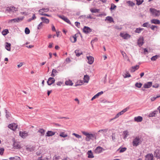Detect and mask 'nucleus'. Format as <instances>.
<instances>
[{
  "label": "nucleus",
  "instance_id": "obj_1",
  "mask_svg": "<svg viewBox=\"0 0 160 160\" xmlns=\"http://www.w3.org/2000/svg\"><path fill=\"white\" fill-rule=\"evenodd\" d=\"M82 133L86 136L85 138V140L87 141H89L90 140H93L94 139H96L97 137V133L89 134L85 132H82Z\"/></svg>",
  "mask_w": 160,
  "mask_h": 160
},
{
  "label": "nucleus",
  "instance_id": "obj_2",
  "mask_svg": "<svg viewBox=\"0 0 160 160\" xmlns=\"http://www.w3.org/2000/svg\"><path fill=\"white\" fill-rule=\"evenodd\" d=\"M141 142L140 138L138 136L136 137L133 140L132 144L134 147H137Z\"/></svg>",
  "mask_w": 160,
  "mask_h": 160
},
{
  "label": "nucleus",
  "instance_id": "obj_3",
  "mask_svg": "<svg viewBox=\"0 0 160 160\" xmlns=\"http://www.w3.org/2000/svg\"><path fill=\"white\" fill-rule=\"evenodd\" d=\"M150 12L152 14L155 16H158L160 14V11L153 8H150Z\"/></svg>",
  "mask_w": 160,
  "mask_h": 160
},
{
  "label": "nucleus",
  "instance_id": "obj_4",
  "mask_svg": "<svg viewBox=\"0 0 160 160\" xmlns=\"http://www.w3.org/2000/svg\"><path fill=\"white\" fill-rule=\"evenodd\" d=\"M23 19V18L18 17L15 18L11 19L8 21V22H18L22 21Z\"/></svg>",
  "mask_w": 160,
  "mask_h": 160
},
{
  "label": "nucleus",
  "instance_id": "obj_5",
  "mask_svg": "<svg viewBox=\"0 0 160 160\" xmlns=\"http://www.w3.org/2000/svg\"><path fill=\"white\" fill-rule=\"evenodd\" d=\"M18 125L15 123H12L9 124L8 125V128L12 130H15L17 128Z\"/></svg>",
  "mask_w": 160,
  "mask_h": 160
},
{
  "label": "nucleus",
  "instance_id": "obj_6",
  "mask_svg": "<svg viewBox=\"0 0 160 160\" xmlns=\"http://www.w3.org/2000/svg\"><path fill=\"white\" fill-rule=\"evenodd\" d=\"M58 16L60 18L62 19L65 22L69 24H71V22L70 20L66 17L63 15H58Z\"/></svg>",
  "mask_w": 160,
  "mask_h": 160
},
{
  "label": "nucleus",
  "instance_id": "obj_7",
  "mask_svg": "<svg viewBox=\"0 0 160 160\" xmlns=\"http://www.w3.org/2000/svg\"><path fill=\"white\" fill-rule=\"evenodd\" d=\"M153 155L152 153H149L145 156V160H153Z\"/></svg>",
  "mask_w": 160,
  "mask_h": 160
},
{
  "label": "nucleus",
  "instance_id": "obj_8",
  "mask_svg": "<svg viewBox=\"0 0 160 160\" xmlns=\"http://www.w3.org/2000/svg\"><path fill=\"white\" fill-rule=\"evenodd\" d=\"M19 135L22 138H25L28 136V133L26 131H20L19 132Z\"/></svg>",
  "mask_w": 160,
  "mask_h": 160
},
{
  "label": "nucleus",
  "instance_id": "obj_9",
  "mask_svg": "<svg viewBox=\"0 0 160 160\" xmlns=\"http://www.w3.org/2000/svg\"><path fill=\"white\" fill-rule=\"evenodd\" d=\"M13 146L15 149H20L21 148L19 142H14L13 143Z\"/></svg>",
  "mask_w": 160,
  "mask_h": 160
},
{
  "label": "nucleus",
  "instance_id": "obj_10",
  "mask_svg": "<svg viewBox=\"0 0 160 160\" xmlns=\"http://www.w3.org/2000/svg\"><path fill=\"white\" fill-rule=\"evenodd\" d=\"M18 10L17 8L14 7H8L7 8V11L9 12H14Z\"/></svg>",
  "mask_w": 160,
  "mask_h": 160
},
{
  "label": "nucleus",
  "instance_id": "obj_11",
  "mask_svg": "<svg viewBox=\"0 0 160 160\" xmlns=\"http://www.w3.org/2000/svg\"><path fill=\"white\" fill-rule=\"evenodd\" d=\"M83 32L85 33H88L92 31L91 29L88 27L84 26L83 28Z\"/></svg>",
  "mask_w": 160,
  "mask_h": 160
},
{
  "label": "nucleus",
  "instance_id": "obj_12",
  "mask_svg": "<svg viewBox=\"0 0 160 160\" xmlns=\"http://www.w3.org/2000/svg\"><path fill=\"white\" fill-rule=\"evenodd\" d=\"M87 58L88 60V63L90 64H92L94 62V58L91 56H87Z\"/></svg>",
  "mask_w": 160,
  "mask_h": 160
},
{
  "label": "nucleus",
  "instance_id": "obj_13",
  "mask_svg": "<svg viewBox=\"0 0 160 160\" xmlns=\"http://www.w3.org/2000/svg\"><path fill=\"white\" fill-rule=\"evenodd\" d=\"M55 80L54 78L52 77H50L48 78L47 82L48 85H50L53 84L55 82Z\"/></svg>",
  "mask_w": 160,
  "mask_h": 160
},
{
  "label": "nucleus",
  "instance_id": "obj_14",
  "mask_svg": "<svg viewBox=\"0 0 160 160\" xmlns=\"http://www.w3.org/2000/svg\"><path fill=\"white\" fill-rule=\"evenodd\" d=\"M154 156L158 158H160V150L157 149L154 152Z\"/></svg>",
  "mask_w": 160,
  "mask_h": 160
},
{
  "label": "nucleus",
  "instance_id": "obj_15",
  "mask_svg": "<svg viewBox=\"0 0 160 160\" xmlns=\"http://www.w3.org/2000/svg\"><path fill=\"white\" fill-rule=\"evenodd\" d=\"M152 82H148L144 84L143 87L144 88H150L152 85Z\"/></svg>",
  "mask_w": 160,
  "mask_h": 160
},
{
  "label": "nucleus",
  "instance_id": "obj_16",
  "mask_svg": "<svg viewBox=\"0 0 160 160\" xmlns=\"http://www.w3.org/2000/svg\"><path fill=\"white\" fill-rule=\"evenodd\" d=\"M120 35L124 39H127L130 37V36L128 34L120 33Z\"/></svg>",
  "mask_w": 160,
  "mask_h": 160
},
{
  "label": "nucleus",
  "instance_id": "obj_17",
  "mask_svg": "<svg viewBox=\"0 0 160 160\" xmlns=\"http://www.w3.org/2000/svg\"><path fill=\"white\" fill-rule=\"evenodd\" d=\"M55 132H53L51 131H48L46 134V137H50L52 136L55 135Z\"/></svg>",
  "mask_w": 160,
  "mask_h": 160
},
{
  "label": "nucleus",
  "instance_id": "obj_18",
  "mask_svg": "<svg viewBox=\"0 0 160 160\" xmlns=\"http://www.w3.org/2000/svg\"><path fill=\"white\" fill-rule=\"evenodd\" d=\"M134 120L137 122H141L142 120V118L140 116L135 117L134 118Z\"/></svg>",
  "mask_w": 160,
  "mask_h": 160
},
{
  "label": "nucleus",
  "instance_id": "obj_19",
  "mask_svg": "<svg viewBox=\"0 0 160 160\" xmlns=\"http://www.w3.org/2000/svg\"><path fill=\"white\" fill-rule=\"evenodd\" d=\"M123 135L124 136L123 138L126 139L127 137L129 135V132L128 130L124 131L123 132Z\"/></svg>",
  "mask_w": 160,
  "mask_h": 160
},
{
  "label": "nucleus",
  "instance_id": "obj_20",
  "mask_svg": "<svg viewBox=\"0 0 160 160\" xmlns=\"http://www.w3.org/2000/svg\"><path fill=\"white\" fill-rule=\"evenodd\" d=\"M102 148L100 147H97L95 149V152L96 153H99L102 151Z\"/></svg>",
  "mask_w": 160,
  "mask_h": 160
},
{
  "label": "nucleus",
  "instance_id": "obj_21",
  "mask_svg": "<svg viewBox=\"0 0 160 160\" xmlns=\"http://www.w3.org/2000/svg\"><path fill=\"white\" fill-rule=\"evenodd\" d=\"M40 18L43 21V22L47 24L48 23H49V20L47 18H46L44 17H41Z\"/></svg>",
  "mask_w": 160,
  "mask_h": 160
},
{
  "label": "nucleus",
  "instance_id": "obj_22",
  "mask_svg": "<svg viewBox=\"0 0 160 160\" xmlns=\"http://www.w3.org/2000/svg\"><path fill=\"white\" fill-rule=\"evenodd\" d=\"M151 22L152 23L155 24H159L160 22L159 20L157 19H152L151 20Z\"/></svg>",
  "mask_w": 160,
  "mask_h": 160
},
{
  "label": "nucleus",
  "instance_id": "obj_23",
  "mask_svg": "<svg viewBox=\"0 0 160 160\" xmlns=\"http://www.w3.org/2000/svg\"><path fill=\"white\" fill-rule=\"evenodd\" d=\"M5 48L8 51H10L11 50V45L10 43L8 42L6 43Z\"/></svg>",
  "mask_w": 160,
  "mask_h": 160
},
{
  "label": "nucleus",
  "instance_id": "obj_24",
  "mask_svg": "<svg viewBox=\"0 0 160 160\" xmlns=\"http://www.w3.org/2000/svg\"><path fill=\"white\" fill-rule=\"evenodd\" d=\"M103 93V91H101L99 92H98L92 98L91 100H93L98 97L100 95L102 94Z\"/></svg>",
  "mask_w": 160,
  "mask_h": 160
},
{
  "label": "nucleus",
  "instance_id": "obj_25",
  "mask_svg": "<svg viewBox=\"0 0 160 160\" xmlns=\"http://www.w3.org/2000/svg\"><path fill=\"white\" fill-rule=\"evenodd\" d=\"M75 53L76 56L77 57H79L82 54V52L80 50H76L75 51Z\"/></svg>",
  "mask_w": 160,
  "mask_h": 160
},
{
  "label": "nucleus",
  "instance_id": "obj_26",
  "mask_svg": "<svg viewBox=\"0 0 160 160\" xmlns=\"http://www.w3.org/2000/svg\"><path fill=\"white\" fill-rule=\"evenodd\" d=\"M87 154L88 155V157L89 158H94L93 153L92 152L91 150H89L87 152Z\"/></svg>",
  "mask_w": 160,
  "mask_h": 160
},
{
  "label": "nucleus",
  "instance_id": "obj_27",
  "mask_svg": "<svg viewBox=\"0 0 160 160\" xmlns=\"http://www.w3.org/2000/svg\"><path fill=\"white\" fill-rule=\"evenodd\" d=\"M106 20L109 21L110 22H113L114 21L112 18L110 16H108L106 18V19L105 20V21Z\"/></svg>",
  "mask_w": 160,
  "mask_h": 160
},
{
  "label": "nucleus",
  "instance_id": "obj_28",
  "mask_svg": "<svg viewBox=\"0 0 160 160\" xmlns=\"http://www.w3.org/2000/svg\"><path fill=\"white\" fill-rule=\"evenodd\" d=\"M76 35V34H75L74 36L70 38V40L72 42L74 43L76 41L77 37Z\"/></svg>",
  "mask_w": 160,
  "mask_h": 160
},
{
  "label": "nucleus",
  "instance_id": "obj_29",
  "mask_svg": "<svg viewBox=\"0 0 160 160\" xmlns=\"http://www.w3.org/2000/svg\"><path fill=\"white\" fill-rule=\"evenodd\" d=\"M45 130L43 129H40L38 131V132H39L41 134L40 136H44L45 134Z\"/></svg>",
  "mask_w": 160,
  "mask_h": 160
},
{
  "label": "nucleus",
  "instance_id": "obj_30",
  "mask_svg": "<svg viewBox=\"0 0 160 160\" xmlns=\"http://www.w3.org/2000/svg\"><path fill=\"white\" fill-rule=\"evenodd\" d=\"M89 79V77L88 75H86L84 76L83 80L84 82L86 83L88 82Z\"/></svg>",
  "mask_w": 160,
  "mask_h": 160
},
{
  "label": "nucleus",
  "instance_id": "obj_31",
  "mask_svg": "<svg viewBox=\"0 0 160 160\" xmlns=\"http://www.w3.org/2000/svg\"><path fill=\"white\" fill-rule=\"evenodd\" d=\"M58 73V71L56 70L53 69L52 70V73L51 75L52 77H54Z\"/></svg>",
  "mask_w": 160,
  "mask_h": 160
},
{
  "label": "nucleus",
  "instance_id": "obj_32",
  "mask_svg": "<svg viewBox=\"0 0 160 160\" xmlns=\"http://www.w3.org/2000/svg\"><path fill=\"white\" fill-rule=\"evenodd\" d=\"M49 10V9L48 8H43L39 10V13L40 12H48Z\"/></svg>",
  "mask_w": 160,
  "mask_h": 160
},
{
  "label": "nucleus",
  "instance_id": "obj_33",
  "mask_svg": "<svg viewBox=\"0 0 160 160\" xmlns=\"http://www.w3.org/2000/svg\"><path fill=\"white\" fill-rule=\"evenodd\" d=\"M143 40L142 38H139L138 41V44L139 45V46H142L143 43Z\"/></svg>",
  "mask_w": 160,
  "mask_h": 160
},
{
  "label": "nucleus",
  "instance_id": "obj_34",
  "mask_svg": "<svg viewBox=\"0 0 160 160\" xmlns=\"http://www.w3.org/2000/svg\"><path fill=\"white\" fill-rule=\"evenodd\" d=\"M59 136L65 138L68 136V135L65 133L64 132H62L60 133Z\"/></svg>",
  "mask_w": 160,
  "mask_h": 160
},
{
  "label": "nucleus",
  "instance_id": "obj_35",
  "mask_svg": "<svg viewBox=\"0 0 160 160\" xmlns=\"http://www.w3.org/2000/svg\"><path fill=\"white\" fill-rule=\"evenodd\" d=\"M121 115H122L121 114V113L120 112L118 113L115 116V117L114 118L109 119V122H110L112 120L118 118Z\"/></svg>",
  "mask_w": 160,
  "mask_h": 160
},
{
  "label": "nucleus",
  "instance_id": "obj_36",
  "mask_svg": "<svg viewBox=\"0 0 160 160\" xmlns=\"http://www.w3.org/2000/svg\"><path fill=\"white\" fill-rule=\"evenodd\" d=\"M65 83L67 85L72 86L73 84V83L72 82V81L70 80L66 81Z\"/></svg>",
  "mask_w": 160,
  "mask_h": 160
},
{
  "label": "nucleus",
  "instance_id": "obj_37",
  "mask_svg": "<svg viewBox=\"0 0 160 160\" xmlns=\"http://www.w3.org/2000/svg\"><path fill=\"white\" fill-rule=\"evenodd\" d=\"M139 68V66L136 65L135 66L132 67V69L131 71L132 72H134L136 70L138 69Z\"/></svg>",
  "mask_w": 160,
  "mask_h": 160
},
{
  "label": "nucleus",
  "instance_id": "obj_38",
  "mask_svg": "<svg viewBox=\"0 0 160 160\" xmlns=\"http://www.w3.org/2000/svg\"><path fill=\"white\" fill-rule=\"evenodd\" d=\"M90 11L92 13L98 12L99 11V9H97L91 8L90 9Z\"/></svg>",
  "mask_w": 160,
  "mask_h": 160
},
{
  "label": "nucleus",
  "instance_id": "obj_39",
  "mask_svg": "<svg viewBox=\"0 0 160 160\" xmlns=\"http://www.w3.org/2000/svg\"><path fill=\"white\" fill-rule=\"evenodd\" d=\"M157 112V111H155L152 112L150 113L149 115V117H153L155 116V115L156 114Z\"/></svg>",
  "mask_w": 160,
  "mask_h": 160
},
{
  "label": "nucleus",
  "instance_id": "obj_40",
  "mask_svg": "<svg viewBox=\"0 0 160 160\" xmlns=\"http://www.w3.org/2000/svg\"><path fill=\"white\" fill-rule=\"evenodd\" d=\"M108 130V129H101L98 131V132H101L103 134L104 133L106 132H107Z\"/></svg>",
  "mask_w": 160,
  "mask_h": 160
},
{
  "label": "nucleus",
  "instance_id": "obj_41",
  "mask_svg": "<svg viewBox=\"0 0 160 160\" xmlns=\"http://www.w3.org/2000/svg\"><path fill=\"white\" fill-rule=\"evenodd\" d=\"M142 26L144 27L149 28L150 27V25L148 22H146L142 24Z\"/></svg>",
  "mask_w": 160,
  "mask_h": 160
},
{
  "label": "nucleus",
  "instance_id": "obj_42",
  "mask_svg": "<svg viewBox=\"0 0 160 160\" xmlns=\"http://www.w3.org/2000/svg\"><path fill=\"white\" fill-rule=\"evenodd\" d=\"M127 149V148H120L118 150H119V152L120 153H122L125 152Z\"/></svg>",
  "mask_w": 160,
  "mask_h": 160
},
{
  "label": "nucleus",
  "instance_id": "obj_43",
  "mask_svg": "<svg viewBox=\"0 0 160 160\" xmlns=\"http://www.w3.org/2000/svg\"><path fill=\"white\" fill-rule=\"evenodd\" d=\"M143 28H137L135 32L136 33H140L141 31L143 30Z\"/></svg>",
  "mask_w": 160,
  "mask_h": 160
},
{
  "label": "nucleus",
  "instance_id": "obj_44",
  "mask_svg": "<svg viewBox=\"0 0 160 160\" xmlns=\"http://www.w3.org/2000/svg\"><path fill=\"white\" fill-rule=\"evenodd\" d=\"M8 32H9L8 30V29H6L3 30L2 32V33L3 35L5 36L6 35Z\"/></svg>",
  "mask_w": 160,
  "mask_h": 160
},
{
  "label": "nucleus",
  "instance_id": "obj_45",
  "mask_svg": "<svg viewBox=\"0 0 160 160\" xmlns=\"http://www.w3.org/2000/svg\"><path fill=\"white\" fill-rule=\"evenodd\" d=\"M158 57L159 56L158 55H156L151 58V60L152 61H155L158 58Z\"/></svg>",
  "mask_w": 160,
  "mask_h": 160
},
{
  "label": "nucleus",
  "instance_id": "obj_46",
  "mask_svg": "<svg viewBox=\"0 0 160 160\" xmlns=\"http://www.w3.org/2000/svg\"><path fill=\"white\" fill-rule=\"evenodd\" d=\"M142 85V84L140 82H139V83L137 82L135 84V86L136 87L138 88H140L141 87Z\"/></svg>",
  "mask_w": 160,
  "mask_h": 160
},
{
  "label": "nucleus",
  "instance_id": "obj_47",
  "mask_svg": "<svg viewBox=\"0 0 160 160\" xmlns=\"http://www.w3.org/2000/svg\"><path fill=\"white\" fill-rule=\"evenodd\" d=\"M137 1L136 4L138 5H141L143 2V0H136Z\"/></svg>",
  "mask_w": 160,
  "mask_h": 160
},
{
  "label": "nucleus",
  "instance_id": "obj_48",
  "mask_svg": "<svg viewBox=\"0 0 160 160\" xmlns=\"http://www.w3.org/2000/svg\"><path fill=\"white\" fill-rule=\"evenodd\" d=\"M116 6L115 5H114L113 3H112L111 4V8H110V10H114L116 8Z\"/></svg>",
  "mask_w": 160,
  "mask_h": 160
},
{
  "label": "nucleus",
  "instance_id": "obj_49",
  "mask_svg": "<svg viewBox=\"0 0 160 160\" xmlns=\"http://www.w3.org/2000/svg\"><path fill=\"white\" fill-rule=\"evenodd\" d=\"M25 32L27 34H29L30 32L29 29L28 28H26L25 30Z\"/></svg>",
  "mask_w": 160,
  "mask_h": 160
},
{
  "label": "nucleus",
  "instance_id": "obj_50",
  "mask_svg": "<svg viewBox=\"0 0 160 160\" xmlns=\"http://www.w3.org/2000/svg\"><path fill=\"white\" fill-rule=\"evenodd\" d=\"M26 150L30 152H32L34 150L33 148L32 147H27L26 148Z\"/></svg>",
  "mask_w": 160,
  "mask_h": 160
},
{
  "label": "nucleus",
  "instance_id": "obj_51",
  "mask_svg": "<svg viewBox=\"0 0 160 160\" xmlns=\"http://www.w3.org/2000/svg\"><path fill=\"white\" fill-rule=\"evenodd\" d=\"M72 135H73L75 136L77 138H81V136L78 134H76L75 133H73L72 134Z\"/></svg>",
  "mask_w": 160,
  "mask_h": 160
},
{
  "label": "nucleus",
  "instance_id": "obj_52",
  "mask_svg": "<svg viewBox=\"0 0 160 160\" xmlns=\"http://www.w3.org/2000/svg\"><path fill=\"white\" fill-rule=\"evenodd\" d=\"M122 55L124 57H125L126 58L127 57V55L126 53L122 51H120Z\"/></svg>",
  "mask_w": 160,
  "mask_h": 160
},
{
  "label": "nucleus",
  "instance_id": "obj_53",
  "mask_svg": "<svg viewBox=\"0 0 160 160\" xmlns=\"http://www.w3.org/2000/svg\"><path fill=\"white\" fill-rule=\"evenodd\" d=\"M42 22H41L38 25L37 28L38 29H40L42 28Z\"/></svg>",
  "mask_w": 160,
  "mask_h": 160
},
{
  "label": "nucleus",
  "instance_id": "obj_54",
  "mask_svg": "<svg viewBox=\"0 0 160 160\" xmlns=\"http://www.w3.org/2000/svg\"><path fill=\"white\" fill-rule=\"evenodd\" d=\"M86 18L87 19H95V18L92 17L91 15H90V14L87 15Z\"/></svg>",
  "mask_w": 160,
  "mask_h": 160
},
{
  "label": "nucleus",
  "instance_id": "obj_55",
  "mask_svg": "<svg viewBox=\"0 0 160 160\" xmlns=\"http://www.w3.org/2000/svg\"><path fill=\"white\" fill-rule=\"evenodd\" d=\"M159 97H160V96H157L156 97H154L152 98H151V99L152 101H154L156 98H159Z\"/></svg>",
  "mask_w": 160,
  "mask_h": 160
},
{
  "label": "nucleus",
  "instance_id": "obj_56",
  "mask_svg": "<svg viewBox=\"0 0 160 160\" xmlns=\"http://www.w3.org/2000/svg\"><path fill=\"white\" fill-rule=\"evenodd\" d=\"M39 14L41 15H43V16H47L48 17H50L51 16L50 15H49V14H48L46 13H43H43L40 12V13H39Z\"/></svg>",
  "mask_w": 160,
  "mask_h": 160
},
{
  "label": "nucleus",
  "instance_id": "obj_57",
  "mask_svg": "<svg viewBox=\"0 0 160 160\" xmlns=\"http://www.w3.org/2000/svg\"><path fill=\"white\" fill-rule=\"evenodd\" d=\"M4 151V149L3 148H0V154L2 155L3 154Z\"/></svg>",
  "mask_w": 160,
  "mask_h": 160
},
{
  "label": "nucleus",
  "instance_id": "obj_58",
  "mask_svg": "<svg viewBox=\"0 0 160 160\" xmlns=\"http://www.w3.org/2000/svg\"><path fill=\"white\" fill-rule=\"evenodd\" d=\"M129 109V108L127 107L126 108L123 109V110L122 111V112L124 113V112H126Z\"/></svg>",
  "mask_w": 160,
  "mask_h": 160
},
{
  "label": "nucleus",
  "instance_id": "obj_59",
  "mask_svg": "<svg viewBox=\"0 0 160 160\" xmlns=\"http://www.w3.org/2000/svg\"><path fill=\"white\" fill-rule=\"evenodd\" d=\"M131 77V75L129 73H128V74H125V75H123V77L124 78H127L130 77Z\"/></svg>",
  "mask_w": 160,
  "mask_h": 160
},
{
  "label": "nucleus",
  "instance_id": "obj_60",
  "mask_svg": "<svg viewBox=\"0 0 160 160\" xmlns=\"http://www.w3.org/2000/svg\"><path fill=\"white\" fill-rule=\"evenodd\" d=\"M75 24L76 27L78 28H79L80 26V23L79 22H75Z\"/></svg>",
  "mask_w": 160,
  "mask_h": 160
},
{
  "label": "nucleus",
  "instance_id": "obj_61",
  "mask_svg": "<svg viewBox=\"0 0 160 160\" xmlns=\"http://www.w3.org/2000/svg\"><path fill=\"white\" fill-rule=\"evenodd\" d=\"M98 41V39L97 38H95L94 39L92 40L91 42L92 45V43H94V42H97Z\"/></svg>",
  "mask_w": 160,
  "mask_h": 160
},
{
  "label": "nucleus",
  "instance_id": "obj_62",
  "mask_svg": "<svg viewBox=\"0 0 160 160\" xmlns=\"http://www.w3.org/2000/svg\"><path fill=\"white\" fill-rule=\"evenodd\" d=\"M157 26L155 25H152L150 27V28L151 29L154 30L155 28H157Z\"/></svg>",
  "mask_w": 160,
  "mask_h": 160
},
{
  "label": "nucleus",
  "instance_id": "obj_63",
  "mask_svg": "<svg viewBox=\"0 0 160 160\" xmlns=\"http://www.w3.org/2000/svg\"><path fill=\"white\" fill-rule=\"evenodd\" d=\"M5 112L6 113V117L7 118H8L10 117L9 114L8 113L7 110H5Z\"/></svg>",
  "mask_w": 160,
  "mask_h": 160
},
{
  "label": "nucleus",
  "instance_id": "obj_64",
  "mask_svg": "<svg viewBox=\"0 0 160 160\" xmlns=\"http://www.w3.org/2000/svg\"><path fill=\"white\" fill-rule=\"evenodd\" d=\"M14 159L15 160H20V158L19 157L16 156L14 157Z\"/></svg>",
  "mask_w": 160,
  "mask_h": 160
}]
</instances>
